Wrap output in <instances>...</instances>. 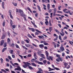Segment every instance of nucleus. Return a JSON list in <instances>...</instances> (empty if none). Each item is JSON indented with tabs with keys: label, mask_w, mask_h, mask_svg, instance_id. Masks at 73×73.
<instances>
[{
	"label": "nucleus",
	"mask_w": 73,
	"mask_h": 73,
	"mask_svg": "<svg viewBox=\"0 0 73 73\" xmlns=\"http://www.w3.org/2000/svg\"><path fill=\"white\" fill-rule=\"evenodd\" d=\"M16 12L17 13L18 12V13H19L21 16H22V17H27V15H26L25 14H24V12H23V11L21 9H16Z\"/></svg>",
	"instance_id": "1"
},
{
	"label": "nucleus",
	"mask_w": 73,
	"mask_h": 73,
	"mask_svg": "<svg viewBox=\"0 0 73 73\" xmlns=\"http://www.w3.org/2000/svg\"><path fill=\"white\" fill-rule=\"evenodd\" d=\"M57 11V10L56 9V8H54V12H53V16H54L55 15H57V16H61V15L60 14H56V12Z\"/></svg>",
	"instance_id": "2"
},
{
	"label": "nucleus",
	"mask_w": 73,
	"mask_h": 73,
	"mask_svg": "<svg viewBox=\"0 0 73 73\" xmlns=\"http://www.w3.org/2000/svg\"><path fill=\"white\" fill-rule=\"evenodd\" d=\"M56 61L57 62H60V61H63V59L62 58L60 57H58V59H56Z\"/></svg>",
	"instance_id": "3"
},
{
	"label": "nucleus",
	"mask_w": 73,
	"mask_h": 73,
	"mask_svg": "<svg viewBox=\"0 0 73 73\" xmlns=\"http://www.w3.org/2000/svg\"><path fill=\"white\" fill-rule=\"evenodd\" d=\"M50 9V4H47V10L48 11V13H50L52 11V9Z\"/></svg>",
	"instance_id": "4"
},
{
	"label": "nucleus",
	"mask_w": 73,
	"mask_h": 73,
	"mask_svg": "<svg viewBox=\"0 0 73 73\" xmlns=\"http://www.w3.org/2000/svg\"><path fill=\"white\" fill-rule=\"evenodd\" d=\"M38 71L36 72V73H43V70L40 68H38Z\"/></svg>",
	"instance_id": "5"
},
{
	"label": "nucleus",
	"mask_w": 73,
	"mask_h": 73,
	"mask_svg": "<svg viewBox=\"0 0 73 73\" xmlns=\"http://www.w3.org/2000/svg\"><path fill=\"white\" fill-rule=\"evenodd\" d=\"M9 13L10 15V16L11 18V19H13V16H12V11L11 10H9Z\"/></svg>",
	"instance_id": "6"
},
{
	"label": "nucleus",
	"mask_w": 73,
	"mask_h": 73,
	"mask_svg": "<svg viewBox=\"0 0 73 73\" xmlns=\"http://www.w3.org/2000/svg\"><path fill=\"white\" fill-rule=\"evenodd\" d=\"M35 62H36L37 64H40V65H43L44 64L43 63L40 62H38V61L35 60Z\"/></svg>",
	"instance_id": "7"
},
{
	"label": "nucleus",
	"mask_w": 73,
	"mask_h": 73,
	"mask_svg": "<svg viewBox=\"0 0 73 73\" xmlns=\"http://www.w3.org/2000/svg\"><path fill=\"white\" fill-rule=\"evenodd\" d=\"M21 68L19 66H17V68L15 69V70H19L21 71Z\"/></svg>",
	"instance_id": "8"
},
{
	"label": "nucleus",
	"mask_w": 73,
	"mask_h": 73,
	"mask_svg": "<svg viewBox=\"0 0 73 73\" xmlns=\"http://www.w3.org/2000/svg\"><path fill=\"white\" fill-rule=\"evenodd\" d=\"M4 43V40H2L1 41V43L0 44V46H2L3 45V44Z\"/></svg>",
	"instance_id": "9"
},
{
	"label": "nucleus",
	"mask_w": 73,
	"mask_h": 73,
	"mask_svg": "<svg viewBox=\"0 0 73 73\" xmlns=\"http://www.w3.org/2000/svg\"><path fill=\"white\" fill-rule=\"evenodd\" d=\"M60 49L61 50L62 52H63L64 50H65L64 47H63L62 46H61V47H60Z\"/></svg>",
	"instance_id": "10"
},
{
	"label": "nucleus",
	"mask_w": 73,
	"mask_h": 73,
	"mask_svg": "<svg viewBox=\"0 0 73 73\" xmlns=\"http://www.w3.org/2000/svg\"><path fill=\"white\" fill-rule=\"evenodd\" d=\"M39 46L41 49H42L43 47H44V45L43 44H41L39 45Z\"/></svg>",
	"instance_id": "11"
},
{
	"label": "nucleus",
	"mask_w": 73,
	"mask_h": 73,
	"mask_svg": "<svg viewBox=\"0 0 73 73\" xmlns=\"http://www.w3.org/2000/svg\"><path fill=\"white\" fill-rule=\"evenodd\" d=\"M63 65L65 66V68H66V66H67V65H68V63H66V62H64Z\"/></svg>",
	"instance_id": "12"
},
{
	"label": "nucleus",
	"mask_w": 73,
	"mask_h": 73,
	"mask_svg": "<svg viewBox=\"0 0 73 73\" xmlns=\"http://www.w3.org/2000/svg\"><path fill=\"white\" fill-rule=\"evenodd\" d=\"M31 64L32 66H33L36 67L37 66V65L34 62L31 63Z\"/></svg>",
	"instance_id": "13"
},
{
	"label": "nucleus",
	"mask_w": 73,
	"mask_h": 73,
	"mask_svg": "<svg viewBox=\"0 0 73 73\" xmlns=\"http://www.w3.org/2000/svg\"><path fill=\"white\" fill-rule=\"evenodd\" d=\"M5 35L3 34L1 38V39H4V38H5Z\"/></svg>",
	"instance_id": "14"
},
{
	"label": "nucleus",
	"mask_w": 73,
	"mask_h": 73,
	"mask_svg": "<svg viewBox=\"0 0 73 73\" xmlns=\"http://www.w3.org/2000/svg\"><path fill=\"white\" fill-rule=\"evenodd\" d=\"M22 47H23V49H25V50H28V49L27 48V47H26L22 45Z\"/></svg>",
	"instance_id": "15"
},
{
	"label": "nucleus",
	"mask_w": 73,
	"mask_h": 73,
	"mask_svg": "<svg viewBox=\"0 0 73 73\" xmlns=\"http://www.w3.org/2000/svg\"><path fill=\"white\" fill-rule=\"evenodd\" d=\"M28 68L29 69H32V70L33 69V67H32L29 65H28Z\"/></svg>",
	"instance_id": "16"
},
{
	"label": "nucleus",
	"mask_w": 73,
	"mask_h": 73,
	"mask_svg": "<svg viewBox=\"0 0 73 73\" xmlns=\"http://www.w3.org/2000/svg\"><path fill=\"white\" fill-rule=\"evenodd\" d=\"M38 37H39V38H40V39H41L42 38H44V36H43L42 35L41 36H38Z\"/></svg>",
	"instance_id": "17"
},
{
	"label": "nucleus",
	"mask_w": 73,
	"mask_h": 73,
	"mask_svg": "<svg viewBox=\"0 0 73 73\" xmlns=\"http://www.w3.org/2000/svg\"><path fill=\"white\" fill-rule=\"evenodd\" d=\"M52 27H49V32H50V33L51 32H52Z\"/></svg>",
	"instance_id": "18"
},
{
	"label": "nucleus",
	"mask_w": 73,
	"mask_h": 73,
	"mask_svg": "<svg viewBox=\"0 0 73 73\" xmlns=\"http://www.w3.org/2000/svg\"><path fill=\"white\" fill-rule=\"evenodd\" d=\"M44 45H49L48 43L46 42L45 41H44Z\"/></svg>",
	"instance_id": "19"
},
{
	"label": "nucleus",
	"mask_w": 73,
	"mask_h": 73,
	"mask_svg": "<svg viewBox=\"0 0 73 73\" xmlns=\"http://www.w3.org/2000/svg\"><path fill=\"white\" fill-rule=\"evenodd\" d=\"M25 46L27 48H29L31 46V45L29 44H25Z\"/></svg>",
	"instance_id": "20"
},
{
	"label": "nucleus",
	"mask_w": 73,
	"mask_h": 73,
	"mask_svg": "<svg viewBox=\"0 0 73 73\" xmlns=\"http://www.w3.org/2000/svg\"><path fill=\"white\" fill-rule=\"evenodd\" d=\"M15 46V43H13L11 45V46H12L13 48H14Z\"/></svg>",
	"instance_id": "21"
},
{
	"label": "nucleus",
	"mask_w": 73,
	"mask_h": 73,
	"mask_svg": "<svg viewBox=\"0 0 73 73\" xmlns=\"http://www.w3.org/2000/svg\"><path fill=\"white\" fill-rule=\"evenodd\" d=\"M27 9L28 10H29V11H30L31 13H32V11L31 9L29 8V7H28L27 8Z\"/></svg>",
	"instance_id": "22"
},
{
	"label": "nucleus",
	"mask_w": 73,
	"mask_h": 73,
	"mask_svg": "<svg viewBox=\"0 0 73 73\" xmlns=\"http://www.w3.org/2000/svg\"><path fill=\"white\" fill-rule=\"evenodd\" d=\"M54 45V48H56L57 47V45H56V44L55 43H54V42H53L52 43Z\"/></svg>",
	"instance_id": "23"
},
{
	"label": "nucleus",
	"mask_w": 73,
	"mask_h": 73,
	"mask_svg": "<svg viewBox=\"0 0 73 73\" xmlns=\"http://www.w3.org/2000/svg\"><path fill=\"white\" fill-rule=\"evenodd\" d=\"M11 42V40H10V39L9 38H7V42L8 43V44H9V42Z\"/></svg>",
	"instance_id": "24"
},
{
	"label": "nucleus",
	"mask_w": 73,
	"mask_h": 73,
	"mask_svg": "<svg viewBox=\"0 0 73 73\" xmlns=\"http://www.w3.org/2000/svg\"><path fill=\"white\" fill-rule=\"evenodd\" d=\"M23 67L24 68H26L27 66H28V65L27 64H25L24 65H23Z\"/></svg>",
	"instance_id": "25"
},
{
	"label": "nucleus",
	"mask_w": 73,
	"mask_h": 73,
	"mask_svg": "<svg viewBox=\"0 0 73 73\" xmlns=\"http://www.w3.org/2000/svg\"><path fill=\"white\" fill-rule=\"evenodd\" d=\"M7 49V47L3 48V49H2V52H4V51H5V50H6V49Z\"/></svg>",
	"instance_id": "26"
},
{
	"label": "nucleus",
	"mask_w": 73,
	"mask_h": 73,
	"mask_svg": "<svg viewBox=\"0 0 73 73\" xmlns=\"http://www.w3.org/2000/svg\"><path fill=\"white\" fill-rule=\"evenodd\" d=\"M2 8L3 9H5V7H4V2H2Z\"/></svg>",
	"instance_id": "27"
},
{
	"label": "nucleus",
	"mask_w": 73,
	"mask_h": 73,
	"mask_svg": "<svg viewBox=\"0 0 73 73\" xmlns=\"http://www.w3.org/2000/svg\"><path fill=\"white\" fill-rule=\"evenodd\" d=\"M37 7H38V9L39 11H40V12H41V9H40V7L38 5H37Z\"/></svg>",
	"instance_id": "28"
},
{
	"label": "nucleus",
	"mask_w": 73,
	"mask_h": 73,
	"mask_svg": "<svg viewBox=\"0 0 73 73\" xmlns=\"http://www.w3.org/2000/svg\"><path fill=\"white\" fill-rule=\"evenodd\" d=\"M10 53L11 54H13V50H10Z\"/></svg>",
	"instance_id": "29"
},
{
	"label": "nucleus",
	"mask_w": 73,
	"mask_h": 73,
	"mask_svg": "<svg viewBox=\"0 0 73 73\" xmlns=\"http://www.w3.org/2000/svg\"><path fill=\"white\" fill-rule=\"evenodd\" d=\"M54 31L56 32H57V33H60V31H59L57 30V29H54Z\"/></svg>",
	"instance_id": "30"
},
{
	"label": "nucleus",
	"mask_w": 73,
	"mask_h": 73,
	"mask_svg": "<svg viewBox=\"0 0 73 73\" xmlns=\"http://www.w3.org/2000/svg\"><path fill=\"white\" fill-rule=\"evenodd\" d=\"M31 23H32V24H33V25H34L35 27V28H37V27L36 25H35V24H34V23H33V22H32V21H31Z\"/></svg>",
	"instance_id": "31"
},
{
	"label": "nucleus",
	"mask_w": 73,
	"mask_h": 73,
	"mask_svg": "<svg viewBox=\"0 0 73 73\" xmlns=\"http://www.w3.org/2000/svg\"><path fill=\"white\" fill-rule=\"evenodd\" d=\"M43 62L44 64H46V63L47 62V61L46 60H44Z\"/></svg>",
	"instance_id": "32"
},
{
	"label": "nucleus",
	"mask_w": 73,
	"mask_h": 73,
	"mask_svg": "<svg viewBox=\"0 0 73 73\" xmlns=\"http://www.w3.org/2000/svg\"><path fill=\"white\" fill-rule=\"evenodd\" d=\"M10 24L11 26H12V25H13V21L11 19L10 20Z\"/></svg>",
	"instance_id": "33"
},
{
	"label": "nucleus",
	"mask_w": 73,
	"mask_h": 73,
	"mask_svg": "<svg viewBox=\"0 0 73 73\" xmlns=\"http://www.w3.org/2000/svg\"><path fill=\"white\" fill-rule=\"evenodd\" d=\"M35 30L36 31V32H38L39 33H42V32L41 31H39V30H38L37 29H35Z\"/></svg>",
	"instance_id": "34"
},
{
	"label": "nucleus",
	"mask_w": 73,
	"mask_h": 73,
	"mask_svg": "<svg viewBox=\"0 0 73 73\" xmlns=\"http://www.w3.org/2000/svg\"><path fill=\"white\" fill-rule=\"evenodd\" d=\"M35 60V59L33 58L31 59V61L32 62H34Z\"/></svg>",
	"instance_id": "35"
},
{
	"label": "nucleus",
	"mask_w": 73,
	"mask_h": 73,
	"mask_svg": "<svg viewBox=\"0 0 73 73\" xmlns=\"http://www.w3.org/2000/svg\"><path fill=\"white\" fill-rule=\"evenodd\" d=\"M45 24L46 25H48V24H49V22L48 21H47L45 22Z\"/></svg>",
	"instance_id": "36"
},
{
	"label": "nucleus",
	"mask_w": 73,
	"mask_h": 73,
	"mask_svg": "<svg viewBox=\"0 0 73 73\" xmlns=\"http://www.w3.org/2000/svg\"><path fill=\"white\" fill-rule=\"evenodd\" d=\"M5 21H4L3 23V27H5Z\"/></svg>",
	"instance_id": "37"
},
{
	"label": "nucleus",
	"mask_w": 73,
	"mask_h": 73,
	"mask_svg": "<svg viewBox=\"0 0 73 73\" xmlns=\"http://www.w3.org/2000/svg\"><path fill=\"white\" fill-rule=\"evenodd\" d=\"M27 36H28V37H30V38H33V37L32 36H31V35H30L28 34L27 35Z\"/></svg>",
	"instance_id": "38"
},
{
	"label": "nucleus",
	"mask_w": 73,
	"mask_h": 73,
	"mask_svg": "<svg viewBox=\"0 0 73 73\" xmlns=\"http://www.w3.org/2000/svg\"><path fill=\"white\" fill-rule=\"evenodd\" d=\"M1 70L2 71V72H4L5 73H7V71L4 69H1Z\"/></svg>",
	"instance_id": "39"
},
{
	"label": "nucleus",
	"mask_w": 73,
	"mask_h": 73,
	"mask_svg": "<svg viewBox=\"0 0 73 73\" xmlns=\"http://www.w3.org/2000/svg\"><path fill=\"white\" fill-rule=\"evenodd\" d=\"M59 38L60 41H61L62 40V38H61V36L60 35L59 36Z\"/></svg>",
	"instance_id": "40"
},
{
	"label": "nucleus",
	"mask_w": 73,
	"mask_h": 73,
	"mask_svg": "<svg viewBox=\"0 0 73 73\" xmlns=\"http://www.w3.org/2000/svg\"><path fill=\"white\" fill-rule=\"evenodd\" d=\"M49 26L50 27L52 26V24L51 23V22L50 21V20L49 21Z\"/></svg>",
	"instance_id": "41"
},
{
	"label": "nucleus",
	"mask_w": 73,
	"mask_h": 73,
	"mask_svg": "<svg viewBox=\"0 0 73 73\" xmlns=\"http://www.w3.org/2000/svg\"><path fill=\"white\" fill-rule=\"evenodd\" d=\"M0 60L1 61V63H3L4 61L3 60V58H0Z\"/></svg>",
	"instance_id": "42"
},
{
	"label": "nucleus",
	"mask_w": 73,
	"mask_h": 73,
	"mask_svg": "<svg viewBox=\"0 0 73 73\" xmlns=\"http://www.w3.org/2000/svg\"><path fill=\"white\" fill-rule=\"evenodd\" d=\"M49 58H50V59L51 60V61H53V57L50 56L49 57Z\"/></svg>",
	"instance_id": "43"
},
{
	"label": "nucleus",
	"mask_w": 73,
	"mask_h": 73,
	"mask_svg": "<svg viewBox=\"0 0 73 73\" xmlns=\"http://www.w3.org/2000/svg\"><path fill=\"white\" fill-rule=\"evenodd\" d=\"M61 6H59V7H58V9L59 11H60L61 10Z\"/></svg>",
	"instance_id": "44"
},
{
	"label": "nucleus",
	"mask_w": 73,
	"mask_h": 73,
	"mask_svg": "<svg viewBox=\"0 0 73 73\" xmlns=\"http://www.w3.org/2000/svg\"><path fill=\"white\" fill-rule=\"evenodd\" d=\"M60 35L62 36H64V35L65 34V33H63L62 34L61 33H60Z\"/></svg>",
	"instance_id": "45"
},
{
	"label": "nucleus",
	"mask_w": 73,
	"mask_h": 73,
	"mask_svg": "<svg viewBox=\"0 0 73 73\" xmlns=\"http://www.w3.org/2000/svg\"><path fill=\"white\" fill-rule=\"evenodd\" d=\"M13 4L15 6H17V3H15L14 2H13Z\"/></svg>",
	"instance_id": "46"
},
{
	"label": "nucleus",
	"mask_w": 73,
	"mask_h": 73,
	"mask_svg": "<svg viewBox=\"0 0 73 73\" xmlns=\"http://www.w3.org/2000/svg\"><path fill=\"white\" fill-rule=\"evenodd\" d=\"M46 56H48V52L47 51H46Z\"/></svg>",
	"instance_id": "47"
},
{
	"label": "nucleus",
	"mask_w": 73,
	"mask_h": 73,
	"mask_svg": "<svg viewBox=\"0 0 73 73\" xmlns=\"http://www.w3.org/2000/svg\"><path fill=\"white\" fill-rule=\"evenodd\" d=\"M69 42L70 43V44H71V45H72V44H73V42H72V41H69Z\"/></svg>",
	"instance_id": "48"
},
{
	"label": "nucleus",
	"mask_w": 73,
	"mask_h": 73,
	"mask_svg": "<svg viewBox=\"0 0 73 73\" xmlns=\"http://www.w3.org/2000/svg\"><path fill=\"white\" fill-rule=\"evenodd\" d=\"M8 57L9 58V59L10 60H12V58L11 57V56H8Z\"/></svg>",
	"instance_id": "49"
},
{
	"label": "nucleus",
	"mask_w": 73,
	"mask_h": 73,
	"mask_svg": "<svg viewBox=\"0 0 73 73\" xmlns=\"http://www.w3.org/2000/svg\"><path fill=\"white\" fill-rule=\"evenodd\" d=\"M5 60L6 62H9V59L7 58H6Z\"/></svg>",
	"instance_id": "50"
},
{
	"label": "nucleus",
	"mask_w": 73,
	"mask_h": 73,
	"mask_svg": "<svg viewBox=\"0 0 73 73\" xmlns=\"http://www.w3.org/2000/svg\"><path fill=\"white\" fill-rule=\"evenodd\" d=\"M12 27L14 29H15L16 28V25H13Z\"/></svg>",
	"instance_id": "51"
},
{
	"label": "nucleus",
	"mask_w": 73,
	"mask_h": 73,
	"mask_svg": "<svg viewBox=\"0 0 73 73\" xmlns=\"http://www.w3.org/2000/svg\"><path fill=\"white\" fill-rule=\"evenodd\" d=\"M56 69V70H59L60 69L59 68H57L56 67L55 68V70Z\"/></svg>",
	"instance_id": "52"
},
{
	"label": "nucleus",
	"mask_w": 73,
	"mask_h": 73,
	"mask_svg": "<svg viewBox=\"0 0 73 73\" xmlns=\"http://www.w3.org/2000/svg\"><path fill=\"white\" fill-rule=\"evenodd\" d=\"M56 57H60V55L59 54H57L56 55Z\"/></svg>",
	"instance_id": "53"
},
{
	"label": "nucleus",
	"mask_w": 73,
	"mask_h": 73,
	"mask_svg": "<svg viewBox=\"0 0 73 73\" xmlns=\"http://www.w3.org/2000/svg\"><path fill=\"white\" fill-rule=\"evenodd\" d=\"M70 65H68V66L67 67H66V68L67 69H69V68H70Z\"/></svg>",
	"instance_id": "54"
},
{
	"label": "nucleus",
	"mask_w": 73,
	"mask_h": 73,
	"mask_svg": "<svg viewBox=\"0 0 73 73\" xmlns=\"http://www.w3.org/2000/svg\"><path fill=\"white\" fill-rule=\"evenodd\" d=\"M7 46V43L5 42L4 44V48H5Z\"/></svg>",
	"instance_id": "55"
},
{
	"label": "nucleus",
	"mask_w": 73,
	"mask_h": 73,
	"mask_svg": "<svg viewBox=\"0 0 73 73\" xmlns=\"http://www.w3.org/2000/svg\"><path fill=\"white\" fill-rule=\"evenodd\" d=\"M25 41H26V42L27 43H29V40H28L27 39L25 40Z\"/></svg>",
	"instance_id": "56"
},
{
	"label": "nucleus",
	"mask_w": 73,
	"mask_h": 73,
	"mask_svg": "<svg viewBox=\"0 0 73 73\" xmlns=\"http://www.w3.org/2000/svg\"><path fill=\"white\" fill-rule=\"evenodd\" d=\"M38 34H39V33L37 32H36L35 33V35H38Z\"/></svg>",
	"instance_id": "57"
},
{
	"label": "nucleus",
	"mask_w": 73,
	"mask_h": 73,
	"mask_svg": "<svg viewBox=\"0 0 73 73\" xmlns=\"http://www.w3.org/2000/svg\"><path fill=\"white\" fill-rule=\"evenodd\" d=\"M31 54H29L28 55L27 57H31Z\"/></svg>",
	"instance_id": "58"
},
{
	"label": "nucleus",
	"mask_w": 73,
	"mask_h": 73,
	"mask_svg": "<svg viewBox=\"0 0 73 73\" xmlns=\"http://www.w3.org/2000/svg\"><path fill=\"white\" fill-rule=\"evenodd\" d=\"M15 46L17 48H19V45H18L17 44H16L15 45Z\"/></svg>",
	"instance_id": "59"
},
{
	"label": "nucleus",
	"mask_w": 73,
	"mask_h": 73,
	"mask_svg": "<svg viewBox=\"0 0 73 73\" xmlns=\"http://www.w3.org/2000/svg\"><path fill=\"white\" fill-rule=\"evenodd\" d=\"M46 57H47L46 58L48 59V60H50V58H49V56H46Z\"/></svg>",
	"instance_id": "60"
},
{
	"label": "nucleus",
	"mask_w": 73,
	"mask_h": 73,
	"mask_svg": "<svg viewBox=\"0 0 73 73\" xmlns=\"http://www.w3.org/2000/svg\"><path fill=\"white\" fill-rule=\"evenodd\" d=\"M26 64H27V65H31V64L30 63H29L28 62H27Z\"/></svg>",
	"instance_id": "61"
},
{
	"label": "nucleus",
	"mask_w": 73,
	"mask_h": 73,
	"mask_svg": "<svg viewBox=\"0 0 73 73\" xmlns=\"http://www.w3.org/2000/svg\"><path fill=\"white\" fill-rule=\"evenodd\" d=\"M28 19H29L31 20H32V18L29 17H28Z\"/></svg>",
	"instance_id": "62"
},
{
	"label": "nucleus",
	"mask_w": 73,
	"mask_h": 73,
	"mask_svg": "<svg viewBox=\"0 0 73 73\" xmlns=\"http://www.w3.org/2000/svg\"><path fill=\"white\" fill-rule=\"evenodd\" d=\"M22 72H23V73H27L26 72H25V71L24 70H23V69H22Z\"/></svg>",
	"instance_id": "63"
},
{
	"label": "nucleus",
	"mask_w": 73,
	"mask_h": 73,
	"mask_svg": "<svg viewBox=\"0 0 73 73\" xmlns=\"http://www.w3.org/2000/svg\"><path fill=\"white\" fill-rule=\"evenodd\" d=\"M19 56L21 58V59H23V56L22 55H19Z\"/></svg>",
	"instance_id": "64"
}]
</instances>
